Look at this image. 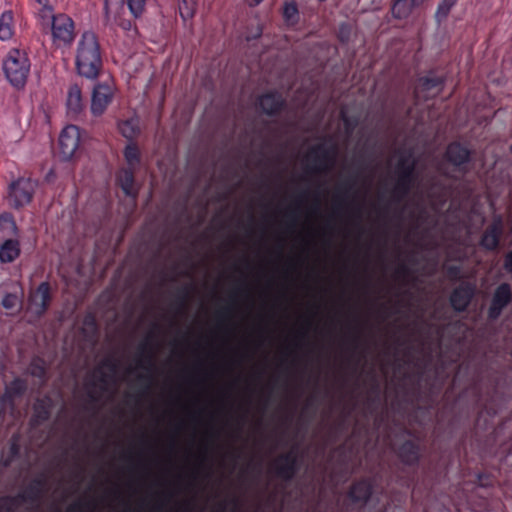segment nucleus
<instances>
[{"label":"nucleus","mask_w":512,"mask_h":512,"mask_svg":"<svg viewBox=\"0 0 512 512\" xmlns=\"http://www.w3.org/2000/svg\"><path fill=\"white\" fill-rule=\"evenodd\" d=\"M446 157L454 165H461L468 160L469 151L458 143H452L447 148Z\"/></svg>","instance_id":"16"},{"label":"nucleus","mask_w":512,"mask_h":512,"mask_svg":"<svg viewBox=\"0 0 512 512\" xmlns=\"http://www.w3.org/2000/svg\"><path fill=\"white\" fill-rule=\"evenodd\" d=\"M0 221H7L11 224H14L12 221V217L9 214H4L0 216Z\"/></svg>","instance_id":"40"},{"label":"nucleus","mask_w":512,"mask_h":512,"mask_svg":"<svg viewBox=\"0 0 512 512\" xmlns=\"http://www.w3.org/2000/svg\"><path fill=\"white\" fill-rule=\"evenodd\" d=\"M282 104L281 95L277 93H267L259 99L261 109L269 115L276 113L281 108Z\"/></svg>","instance_id":"15"},{"label":"nucleus","mask_w":512,"mask_h":512,"mask_svg":"<svg viewBox=\"0 0 512 512\" xmlns=\"http://www.w3.org/2000/svg\"><path fill=\"white\" fill-rule=\"evenodd\" d=\"M26 500L25 494L0 498V512H15Z\"/></svg>","instance_id":"21"},{"label":"nucleus","mask_w":512,"mask_h":512,"mask_svg":"<svg viewBox=\"0 0 512 512\" xmlns=\"http://www.w3.org/2000/svg\"><path fill=\"white\" fill-rule=\"evenodd\" d=\"M50 299V286L47 282H42L29 296V311L37 316L42 315L47 310Z\"/></svg>","instance_id":"9"},{"label":"nucleus","mask_w":512,"mask_h":512,"mask_svg":"<svg viewBox=\"0 0 512 512\" xmlns=\"http://www.w3.org/2000/svg\"><path fill=\"white\" fill-rule=\"evenodd\" d=\"M219 512H224V507L221 508V510Z\"/></svg>","instance_id":"48"},{"label":"nucleus","mask_w":512,"mask_h":512,"mask_svg":"<svg viewBox=\"0 0 512 512\" xmlns=\"http://www.w3.org/2000/svg\"><path fill=\"white\" fill-rule=\"evenodd\" d=\"M471 300V292L468 288H456L451 294L450 301L454 309L463 311L466 309Z\"/></svg>","instance_id":"17"},{"label":"nucleus","mask_w":512,"mask_h":512,"mask_svg":"<svg viewBox=\"0 0 512 512\" xmlns=\"http://www.w3.org/2000/svg\"><path fill=\"white\" fill-rule=\"evenodd\" d=\"M153 352L148 349L147 343L140 345V352L137 356V366L145 370H151L153 366Z\"/></svg>","instance_id":"24"},{"label":"nucleus","mask_w":512,"mask_h":512,"mask_svg":"<svg viewBox=\"0 0 512 512\" xmlns=\"http://www.w3.org/2000/svg\"><path fill=\"white\" fill-rule=\"evenodd\" d=\"M302 202H303V199H300L298 204H297V208H299V206L302 204Z\"/></svg>","instance_id":"47"},{"label":"nucleus","mask_w":512,"mask_h":512,"mask_svg":"<svg viewBox=\"0 0 512 512\" xmlns=\"http://www.w3.org/2000/svg\"><path fill=\"white\" fill-rule=\"evenodd\" d=\"M400 457L408 464H412L418 459V447L412 442H406L400 448Z\"/></svg>","instance_id":"26"},{"label":"nucleus","mask_w":512,"mask_h":512,"mask_svg":"<svg viewBox=\"0 0 512 512\" xmlns=\"http://www.w3.org/2000/svg\"><path fill=\"white\" fill-rule=\"evenodd\" d=\"M124 154L128 164L131 166V168H133L139 159V152L137 147L134 145H128Z\"/></svg>","instance_id":"31"},{"label":"nucleus","mask_w":512,"mask_h":512,"mask_svg":"<svg viewBox=\"0 0 512 512\" xmlns=\"http://www.w3.org/2000/svg\"><path fill=\"white\" fill-rule=\"evenodd\" d=\"M128 7L135 17L142 15L145 9L146 0H127Z\"/></svg>","instance_id":"32"},{"label":"nucleus","mask_w":512,"mask_h":512,"mask_svg":"<svg viewBox=\"0 0 512 512\" xmlns=\"http://www.w3.org/2000/svg\"><path fill=\"white\" fill-rule=\"evenodd\" d=\"M51 34L53 44L56 47H70L76 36L73 19L63 13L52 15Z\"/></svg>","instance_id":"5"},{"label":"nucleus","mask_w":512,"mask_h":512,"mask_svg":"<svg viewBox=\"0 0 512 512\" xmlns=\"http://www.w3.org/2000/svg\"><path fill=\"white\" fill-rule=\"evenodd\" d=\"M37 2L41 5H43V10L50 13L51 7L48 5V0H37Z\"/></svg>","instance_id":"38"},{"label":"nucleus","mask_w":512,"mask_h":512,"mask_svg":"<svg viewBox=\"0 0 512 512\" xmlns=\"http://www.w3.org/2000/svg\"><path fill=\"white\" fill-rule=\"evenodd\" d=\"M104 12H105V20L107 23H109L110 18H109L108 0H105V2H104Z\"/></svg>","instance_id":"39"},{"label":"nucleus","mask_w":512,"mask_h":512,"mask_svg":"<svg viewBox=\"0 0 512 512\" xmlns=\"http://www.w3.org/2000/svg\"><path fill=\"white\" fill-rule=\"evenodd\" d=\"M67 108L69 113L74 115L79 114L83 109L81 89L76 84L69 87L67 95Z\"/></svg>","instance_id":"14"},{"label":"nucleus","mask_w":512,"mask_h":512,"mask_svg":"<svg viewBox=\"0 0 512 512\" xmlns=\"http://www.w3.org/2000/svg\"><path fill=\"white\" fill-rule=\"evenodd\" d=\"M80 131L75 125L66 126L59 136V153L63 160H70L78 149Z\"/></svg>","instance_id":"7"},{"label":"nucleus","mask_w":512,"mask_h":512,"mask_svg":"<svg viewBox=\"0 0 512 512\" xmlns=\"http://www.w3.org/2000/svg\"><path fill=\"white\" fill-rule=\"evenodd\" d=\"M416 4V0H396L392 7V14L398 19L406 18Z\"/></svg>","instance_id":"23"},{"label":"nucleus","mask_w":512,"mask_h":512,"mask_svg":"<svg viewBox=\"0 0 512 512\" xmlns=\"http://www.w3.org/2000/svg\"><path fill=\"white\" fill-rule=\"evenodd\" d=\"M417 209H419V210L422 209V204L420 203V201L417 202Z\"/></svg>","instance_id":"46"},{"label":"nucleus","mask_w":512,"mask_h":512,"mask_svg":"<svg viewBox=\"0 0 512 512\" xmlns=\"http://www.w3.org/2000/svg\"><path fill=\"white\" fill-rule=\"evenodd\" d=\"M2 305L7 310H13L19 305V298L16 294H6L2 300Z\"/></svg>","instance_id":"33"},{"label":"nucleus","mask_w":512,"mask_h":512,"mask_svg":"<svg viewBox=\"0 0 512 512\" xmlns=\"http://www.w3.org/2000/svg\"><path fill=\"white\" fill-rule=\"evenodd\" d=\"M113 87L108 84H98L92 93L91 111L93 115L103 114L113 98Z\"/></svg>","instance_id":"11"},{"label":"nucleus","mask_w":512,"mask_h":512,"mask_svg":"<svg viewBox=\"0 0 512 512\" xmlns=\"http://www.w3.org/2000/svg\"><path fill=\"white\" fill-rule=\"evenodd\" d=\"M273 467L279 477L290 480L296 471V458L291 452L282 454L274 460Z\"/></svg>","instance_id":"12"},{"label":"nucleus","mask_w":512,"mask_h":512,"mask_svg":"<svg viewBox=\"0 0 512 512\" xmlns=\"http://www.w3.org/2000/svg\"><path fill=\"white\" fill-rule=\"evenodd\" d=\"M501 234L500 224H493L489 226L483 234L482 245L490 250L495 249L499 244V237Z\"/></svg>","instance_id":"18"},{"label":"nucleus","mask_w":512,"mask_h":512,"mask_svg":"<svg viewBox=\"0 0 512 512\" xmlns=\"http://www.w3.org/2000/svg\"><path fill=\"white\" fill-rule=\"evenodd\" d=\"M456 2L457 0H442L438 5L435 14L436 19L439 22L445 19L448 16L451 8L456 4Z\"/></svg>","instance_id":"28"},{"label":"nucleus","mask_w":512,"mask_h":512,"mask_svg":"<svg viewBox=\"0 0 512 512\" xmlns=\"http://www.w3.org/2000/svg\"><path fill=\"white\" fill-rule=\"evenodd\" d=\"M336 149L325 148L322 144L312 147L308 153V158L313 160L311 170L315 173L326 172L333 164Z\"/></svg>","instance_id":"8"},{"label":"nucleus","mask_w":512,"mask_h":512,"mask_svg":"<svg viewBox=\"0 0 512 512\" xmlns=\"http://www.w3.org/2000/svg\"><path fill=\"white\" fill-rule=\"evenodd\" d=\"M372 492V486L369 481L362 480L356 482L349 491V498L354 503L363 505L367 502Z\"/></svg>","instance_id":"13"},{"label":"nucleus","mask_w":512,"mask_h":512,"mask_svg":"<svg viewBox=\"0 0 512 512\" xmlns=\"http://www.w3.org/2000/svg\"><path fill=\"white\" fill-rule=\"evenodd\" d=\"M37 183L30 178H19L9 186V203L15 208L23 207L32 200Z\"/></svg>","instance_id":"6"},{"label":"nucleus","mask_w":512,"mask_h":512,"mask_svg":"<svg viewBox=\"0 0 512 512\" xmlns=\"http://www.w3.org/2000/svg\"><path fill=\"white\" fill-rule=\"evenodd\" d=\"M119 130L125 138L132 139L139 132L138 121L136 119L122 121L119 124Z\"/></svg>","instance_id":"27"},{"label":"nucleus","mask_w":512,"mask_h":512,"mask_svg":"<svg viewBox=\"0 0 512 512\" xmlns=\"http://www.w3.org/2000/svg\"><path fill=\"white\" fill-rule=\"evenodd\" d=\"M356 213H357V216H358V217H360V215H361V207H358V208H357Z\"/></svg>","instance_id":"45"},{"label":"nucleus","mask_w":512,"mask_h":512,"mask_svg":"<svg viewBox=\"0 0 512 512\" xmlns=\"http://www.w3.org/2000/svg\"><path fill=\"white\" fill-rule=\"evenodd\" d=\"M336 198H337V201L339 202V204L343 205V204L345 203V198H344V197H339V196L337 195V197H336Z\"/></svg>","instance_id":"43"},{"label":"nucleus","mask_w":512,"mask_h":512,"mask_svg":"<svg viewBox=\"0 0 512 512\" xmlns=\"http://www.w3.org/2000/svg\"><path fill=\"white\" fill-rule=\"evenodd\" d=\"M31 63L25 51L11 49L3 61V71L8 82L16 89H23L30 74Z\"/></svg>","instance_id":"3"},{"label":"nucleus","mask_w":512,"mask_h":512,"mask_svg":"<svg viewBox=\"0 0 512 512\" xmlns=\"http://www.w3.org/2000/svg\"><path fill=\"white\" fill-rule=\"evenodd\" d=\"M230 313H231V309H230V308H227V309L225 310V314H226V316L228 317V316L230 315Z\"/></svg>","instance_id":"44"},{"label":"nucleus","mask_w":512,"mask_h":512,"mask_svg":"<svg viewBox=\"0 0 512 512\" xmlns=\"http://www.w3.org/2000/svg\"><path fill=\"white\" fill-rule=\"evenodd\" d=\"M504 268L512 273V251H510L509 253H507V255L505 256V260H504Z\"/></svg>","instance_id":"36"},{"label":"nucleus","mask_w":512,"mask_h":512,"mask_svg":"<svg viewBox=\"0 0 512 512\" xmlns=\"http://www.w3.org/2000/svg\"><path fill=\"white\" fill-rule=\"evenodd\" d=\"M179 12L184 21L191 19L195 12L194 0H183L179 5Z\"/></svg>","instance_id":"29"},{"label":"nucleus","mask_w":512,"mask_h":512,"mask_svg":"<svg viewBox=\"0 0 512 512\" xmlns=\"http://www.w3.org/2000/svg\"><path fill=\"white\" fill-rule=\"evenodd\" d=\"M415 162L412 155H402L396 166L397 180L393 189V197L397 203L403 202L414 186Z\"/></svg>","instance_id":"4"},{"label":"nucleus","mask_w":512,"mask_h":512,"mask_svg":"<svg viewBox=\"0 0 512 512\" xmlns=\"http://www.w3.org/2000/svg\"><path fill=\"white\" fill-rule=\"evenodd\" d=\"M75 66L79 75L94 79L102 68V54L98 36L91 30L84 31L76 46Z\"/></svg>","instance_id":"1"},{"label":"nucleus","mask_w":512,"mask_h":512,"mask_svg":"<svg viewBox=\"0 0 512 512\" xmlns=\"http://www.w3.org/2000/svg\"><path fill=\"white\" fill-rule=\"evenodd\" d=\"M14 35L13 14L5 11L0 16V40L6 41Z\"/></svg>","instance_id":"20"},{"label":"nucleus","mask_w":512,"mask_h":512,"mask_svg":"<svg viewBox=\"0 0 512 512\" xmlns=\"http://www.w3.org/2000/svg\"><path fill=\"white\" fill-rule=\"evenodd\" d=\"M30 373L38 378H43L45 375V364L41 359H34L29 367Z\"/></svg>","instance_id":"30"},{"label":"nucleus","mask_w":512,"mask_h":512,"mask_svg":"<svg viewBox=\"0 0 512 512\" xmlns=\"http://www.w3.org/2000/svg\"><path fill=\"white\" fill-rule=\"evenodd\" d=\"M441 83L442 82L439 78H428V77L423 78V79H421L420 84L416 88V94L419 97L422 92H425V91L429 92L431 90H435L431 94V95H435L439 92Z\"/></svg>","instance_id":"25"},{"label":"nucleus","mask_w":512,"mask_h":512,"mask_svg":"<svg viewBox=\"0 0 512 512\" xmlns=\"http://www.w3.org/2000/svg\"><path fill=\"white\" fill-rule=\"evenodd\" d=\"M118 365L112 358L103 360L88 376L86 389L89 397L97 401L115 381Z\"/></svg>","instance_id":"2"},{"label":"nucleus","mask_w":512,"mask_h":512,"mask_svg":"<svg viewBox=\"0 0 512 512\" xmlns=\"http://www.w3.org/2000/svg\"><path fill=\"white\" fill-rule=\"evenodd\" d=\"M297 14V8L294 4H286L284 8V16L290 20Z\"/></svg>","instance_id":"35"},{"label":"nucleus","mask_w":512,"mask_h":512,"mask_svg":"<svg viewBox=\"0 0 512 512\" xmlns=\"http://www.w3.org/2000/svg\"><path fill=\"white\" fill-rule=\"evenodd\" d=\"M25 388V383L22 380H15L11 383L8 389L10 392L20 394L25 390Z\"/></svg>","instance_id":"34"},{"label":"nucleus","mask_w":512,"mask_h":512,"mask_svg":"<svg viewBox=\"0 0 512 512\" xmlns=\"http://www.w3.org/2000/svg\"><path fill=\"white\" fill-rule=\"evenodd\" d=\"M20 253L19 244L15 240H7L0 247V261L10 263L14 261Z\"/></svg>","instance_id":"19"},{"label":"nucleus","mask_w":512,"mask_h":512,"mask_svg":"<svg viewBox=\"0 0 512 512\" xmlns=\"http://www.w3.org/2000/svg\"><path fill=\"white\" fill-rule=\"evenodd\" d=\"M262 0H250L249 4L251 6H255V5H258Z\"/></svg>","instance_id":"42"},{"label":"nucleus","mask_w":512,"mask_h":512,"mask_svg":"<svg viewBox=\"0 0 512 512\" xmlns=\"http://www.w3.org/2000/svg\"><path fill=\"white\" fill-rule=\"evenodd\" d=\"M512 301V291L508 283L500 284L492 297L488 315L490 319H497L503 309Z\"/></svg>","instance_id":"10"},{"label":"nucleus","mask_w":512,"mask_h":512,"mask_svg":"<svg viewBox=\"0 0 512 512\" xmlns=\"http://www.w3.org/2000/svg\"><path fill=\"white\" fill-rule=\"evenodd\" d=\"M67 512H82V503L75 502L67 508Z\"/></svg>","instance_id":"37"},{"label":"nucleus","mask_w":512,"mask_h":512,"mask_svg":"<svg viewBox=\"0 0 512 512\" xmlns=\"http://www.w3.org/2000/svg\"><path fill=\"white\" fill-rule=\"evenodd\" d=\"M119 184L128 196L136 195L133 172L130 169H123L118 175Z\"/></svg>","instance_id":"22"},{"label":"nucleus","mask_w":512,"mask_h":512,"mask_svg":"<svg viewBox=\"0 0 512 512\" xmlns=\"http://www.w3.org/2000/svg\"><path fill=\"white\" fill-rule=\"evenodd\" d=\"M354 184L355 182H352L350 184L347 185V187L345 188V196L348 194V192L354 187Z\"/></svg>","instance_id":"41"}]
</instances>
